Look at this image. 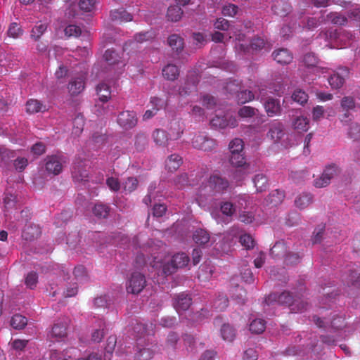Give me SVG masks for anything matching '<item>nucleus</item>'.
I'll list each match as a JSON object with an SVG mask.
<instances>
[{
  "mask_svg": "<svg viewBox=\"0 0 360 360\" xmlns=\"http://www.w3.org/2000/svg\"><path fill=\"white\" fill-rule=\"evenodd\" d=\"M143 238L144 236L141 235L133 238L131 240L127 236L119 234L112 238V243L123 248L127 244V248H131L133 251L136 250V263L141 266L148 262L151 267L157 271L156 282L158 283H163L166 276L172 274L179 268H183L188 265L190 259L186 253L179 252L170 257L166 255L163 251L153 252L156 250L157 245L153 247L139 244L141 240H143Z\"/></svg>",
  "mask_w": 360,
  "mask_h": 360,
  "instance_id": "1",
  "label": "nucleus"
},
{
  "mask_svg": "<svg viewBox=\"0 0 360 360\" xmlns=\"http://www.w3.org/2000/svg\"><path fill=\"white\" fill-rule=\"evenodd\" d=\"M231 32H233V35H230L229 39L235 37V49L236 54L238 56L248 54L262 49H265L266 50L270 49V46L262 37L254 38L249 42L246 39L245 34L242 33L240 30L233 27L231 28Z\"/></svg>",
  "mask_w": 360,
  "mask_h": 360,
  "instance_id": "2",
  "label": "nucleus"
},
{
  "mask_svg": "<svg viewBox=\"0 0 360 360\" xmlns=\"http://www.w3.org/2000/svg\"><path fill=\"white\" fill-rule=\"evenodd\" d=\"M152 323L150 327L152 328ZM134 333L136 336H139V342L136 347V351L134 355V360H150L157 351L158 346L152 343L142 345L141 338L145 335H151L153 333V328L149 329L148 326L141 323H137L134 327Z\"/></svg>",
  "mask_w": 360,
  "mask_h": 360,
  "instance_id": "3",
  "label": "nucleus"
},
{
  "mask_svg": "<svg viewBox=\"0 0 360 360\" xmlns=\"http://www.w3.org/2000/svg\"><path fill=\"white\" fill-rule=\"evenodd\" d=\"M303 62L304 68L300 70V75L305 83L310 84L321 75L325 76V74L328 72V68L316 65L318 59L314 53L306 54L304 56Z\"/></svg>",
  "mask_w": 360,
  "mask_h": 360,
  "instance_id": "4",
  "label": "nucleus"
},
{
  "mask_svg": "<svg viewBox=\"0 0 360 360\" xmlns=\"http://www.w3.org/2000/svg\"><path fill=\"white\" fill-rule=\"evenodd\" d=\"M265 303L267 305L274 304L288 305L290 311L294 313H302L307 309V303L300 299H294L288 292H284L278 295L276 293L270 294L265 298Z\"/></svg>",
  "mask_w": 360,
  "mask_h": 360,
  "instance_id": "5",
  "label": "nucleus"
},
{
  "mask_svg": "<svg viewBox=\"0 0 360 360\" xmlns=\"http://www.w3.org/2000/svg\"><path fill=\"white\" fill-rule=\"evenodd\" d=\"M230 162L236 168L233 179L237 182L243 180L255 170L254 165L245 161L243 153H231Z\"/></svg>",
  "mask_w": 360,
  "mask_h": 360,
  "instance_id": "6",
  "label": "nucleus"
},
{
  "mask_svg": "<svg viewBox=\"0 0 360 360\" xmlns=\"http://www.w3.org/2000/svg\"><path fill=\"white\" fill-rule=\"evenodd\" d=\"M267 136L281 148H287L291 146L288 135L285 131V126L280 121L274 120L271 122Z\"/></svg>",
  "mask_w": 360,
  "mask_h": 360,
  "instance_id": "7",
  "label": "nucleus"
},
{
  "mask_svg": "<svg viewBox=\"0 0 360 360\" xmlns=\"http://www.w3.org/2000/svg\"><path fill=\"white\" fill-rule=\"evenodd\" d=\"M229 181L221 177L219 174H212L207 184L200 187V192L201 194L208 193L211 195H214L217 193H223L229 187Z\"/></svg>",
  "mask_w": 360,
  "mask_h": 360,
  "instance_id": "8",
  "label": "nucleus"
},
{
  "mask_svg": "<svg viewBox=\"0 0 360 360\" xmlns=\"http://www.w3.org/2000/svg\"><path fill=\"white\" fill-rule=\"evenodd\" d=\"M252 200L248 195H239L234 203L223 202L221 204L220 210L221 213L226 217H231L236 212V210L246 209L252 204Z\"/></svg>",
  "mask_w": 360,
  "mask_h": 360,
  "instance_id": "9",
  "label": "nucleus"
},
{
  "mask_svg": "<svg viewBox=\"0 0 360 360\" xmlns=\"http://www.w3.org/2000/svg\"><path fill=\"white\" fill-rule=\"evenodd\" d=\"M284 241H278L271 249V255L274 257H285V262L287 264H294L300 261V256L297 253H288Z\"/></svg>",
  "mask_w": 360,
  "mask_h": 360,
  "instance_id": "10",
  "label": "nucleus"
},
{
  "mask_svg": "<svg viewBox=\"0 0 360 360\" xmlns=\"http://www.w3.org/2000/svg\"><path fill=\"white\" fill-rule=\"evenodd\" d=\"M67 162V157L62 153L48 156L46 159V169L49 173L57 175L61 172Z\"/></svg>",
  "mask_w": 360,
  "mask_h": 360,
  "instance_id": "11",
  "label": "nucleus"
},
{
  "mask_svg": "<svg viewBox=\"0 0 360 360\" xmlns=\"http://www.w3.org/2000/svg\"><path fill=\"white\" fill-rule=\"evenodd\" d=\"M320 24L319 20H317L316 18H302L300 19V22L298 23V26H295L293 25L292 27L289 26H283L281 30V34L283 37H288L290 34L292 32L291 30H293L294 32H299L301 29H312L317 27Z\"/></svg>",
  "mask_w": 360,
  "mask_h": 360,
  "instance_id": "12",
  "label": "nucleus"
},
{
  "mask_svg": "<svg viewBox=\"0 0 360 360\" xmlns=\"http://www.w3.org/2000/svg\"><path fill=\"white\" fill-rule=\"evenodd\" d=\"M79 351L75 348H70L65 349L63 353L54 351L51 354V360H73L78 354ZM75 360H101V356L96 353L91 354L86 359L84 358H78Z\"/></svg>",
  "mask_w": 360,
  "mask_h": 360,
  "instance_id": "13",
  "label": "nucleus"
},
{
  "mask_svg": "<svg viewBox=\"0 0 360 360\" xmlns=\"http://www.w3.org/2000/svg\"><path fill=\"white\" fill-rule=\"evenodd\" d=\"M69 323L68 319L57 321L49 334L51 342H64L67 335V327Z\"/></svg>",
  "mask_w": 360,
  "mask_h": 360,
  "instance_id": "14",
  "label": "nucleus"
},
{
  "mask_svg": "<svg viewBox=\"0 0 360 360\" xmlns=\"http://www.w3.org/2000/svg\"><path fill=\"white\" fill-rule=\"evenodd\" d=\"M210 124L215 128H234L238 125V121L229 112H226L223 115L219 112L214 117L212 118Z\"/></svg>",
  "mask_w": 360,
  "mask_h": 360,
  "instance_id": "15",
  "label": "nucleus"
},
{
  "mask_svg": "<svg viewBox=\"0 0 360 360\" xmlns=\"http://www.w3.org/2000/svg\"><path fill=\"white\" fill-rule=\"evenodd\" d=\"M145 276L139 272H134L127 283V291L129 293L138 294L146 285Z\"/></svg>",
  "mask_w": 360,
  "mask_h": 360,
  "instance_id": "16",
  "label": "nucleus"
},
{
  "mask_svg": "<svg viewBox=\"0 0 360 360\" xmlns=\"http://www.w3.org/2000/svg\"><path fill=\"white\" fill-rule=\"evenodd\" d=\"M89 166L87 161L83 162L77 158L73 165L72 175L75 182H86L89 181V172L86 167Z\"/></svg>",
  "mask_w": 360,
  "mask_h": 360,
  "instance_id": "17",
  "label": "nucleus"
},
{
  "mask_svg": "<svg viewBox=\"0 0 360 360\" xmlns=\"http://www.w3.org/2000/svg\"><path fill=\"white\" fill-rule=\"evenodd\" d=\"M340 172V169L335 165H329L327 166L321 176L319 179H316L314 181V186L317 188H323L328 186L331 179L338 175Z\"/></svg>",
  "mask_w": 360,
  "mask_h": 360,
  "instance_id": "18",
  "label": "nucleus"
},
{
  "mask_svg": "<svg viewBox=\"0 0 360 360\" xmlns=\"http://www.w3.org/2000/svg\"><path fill=\"white\" fill-rule=\"evenodd\" d=\"M28 341L16 339L9 343V357L11 360H25L24 356V349L27 345Z\"/></svg>",
  "mask_w": 360,
  "mask_h": 360,
  "instance_id": "19",
  "label": "nucleus"
},
{
  "mask_svg": "<svg viewBox=\"0 0 360 360\" xmlns=\"http://www.w3.org/2000/svg\"><path fill=\"white\" fill-rule=\"evenodd\" d=\"M190 78H188L186 80L184 86L181 89H179V94L180 96L181 101L184 103H186V101H184V98L186 96H193L192 94L195 91L196 84L198 82V74L194 71L190 73Z\"/></svg>",
  "mask_w": 360,
  "mask_h": 360,
  "instance_id": "20",
  "label": "nucleus"
},
{
  "mask_svg": "<svg viewBox=\"0 0 360 360\" xmlns=\"http://www.w3.org/2000/svg\"><path fill=\"white\" fill-rule=\"evenodd\" d=\"M349 71L347 68H340L328 79V83L332 89H338L342 86L345 79L349 76Z\"/></svg>",
  "mask_w": 360,
  "mask_h": 360,
  "instance_id": "21",
  "label": "nucleus"
},
{
  "mask_svg": "<svg viewBox=\"0 0 360 360\" xmlns=\"http://www.w3.org/2000/svg\"><path fill=\"white\" fill-rule=\"evenodd\" d=\"M117 123L125 129L134 127L137 123L136 113L133 111L122 112L118 115Z\"/></svg>",
  "mask_w": 360,
  "mask_h": 360,
  "instance_id": "22",
  "label": "nucleus"
},
{
  "mask_svg": "<svg viewBox=\"0 0 360 360\" xmlns=\"http://www.w3.org/2000/svg\"><path fill=\"white\" fill-rule=\"evenodd\" d=\"M193 238L195 243L205 245L210 243L211 244L216 243L217 238L220 239L221 238V235H216L211 238L205 230L199 229L195 231Z\"/></svg>",
  "mask_w": 360,
  "mask_h": 360,
  "instance_id": "23",
  "label": "nucleus"
},
{
  "mask_svg": "<svg viewBox=\"0 0 360 360\" xmlns=\"http://www.w3.org/2000/svg\"><path fill=\"white\" fill-rule=\"evenodd\" d=\"M202 176L197 177L196 174H191L188 177L186 174H183L174 180V186L178 189L184 188L186 185L195 186L198 185L202 179Z\"/></svg>",
  "mask_w": 360,
  "mask_h": 360,
  "instance_id": "24",
  "label": "nucleus"
},
{
  "mask_svg": "<svg viewBox=\"0 0 360 360\" xmlns=\"http://www.w3.org/2000/svg\"><path fill=\"white\" fill-rule=\"evenodd\" d=\"M85 75L81 74L70 82L68 89L70 94L77 95L84 89Z\"/></svg>",
  "mask_w": 360,
  "mask_h": 360,
  "instance_id": "25",
  "label": "nucleus"
},
{
  "mask_svg": "<svg viewBox=\"0 0 360 360\" xmlns=\"http://www.w3.org/2000/svg\"><path fill=\"white\" fill-rule=\"evenodd\" d=\"M191 304V298L185 293H181L176 296L174 302V307L178 314L187 310Z\"/></svg>",
  "mask_w": 360,
  "mask_h": 360,
  "instance_id": "26",
  "label": "nucleus"
},
{
  "mask_svg": "<svg viewBox=\"0 0 360 360\" xmlns=\"http://www.w3.org/2000/svg\"><path fill=\"white\" fill-rule=\"evenodd\" d=\"M15 63L13 55L5 52L0 53V73L7 72Z\"/></svg>",
  "mask_w": 360,
  "mask_h": 360,
  "instance_id": "27",
  "label": "nucleus"
},
{
  "mask_svg": "<svg viewBox=\"0 0 360 360\" xmlns=\"http://www.w3.org/2000/svg\"><path fill=\"white\" fill-rule=\"evenodd\" d=\"M264 107L269 117L278 115L281 109L279 100L270 97L264 101Z\"/></svg>",
  "mask_w": 360,
  "mask_h": 360,
  "instance_id": "28",
  "label": "nucleus"
},
{
  "mask_svg": "<svg viewBox=\"0 0 360 360\" xmlns=\"http://www.w3.org/2000/svg\"><path fill=\"white\" fill-rule=\"evenodd\" d=\"M292 127L300 133L307 131L309 129V120L304 115L297 116L292 121Z\"/></svg>",
  "mask_w": 360,
  "mask_h": 360,
  "instance_id": "29",
  "label": "nucleus"
},
{
  "mask_svg": "<svg viewBox=\"0 0 360 360\" xmlns=\"http://www.w3.org/2000/svg\"><path fill=\"white\" fill-rule=\"evenodd\" d=\"M274 59L280 64L285 65L290 63L292 60V53L286 49H280L273 53Z\"/></svg>",
  "mask_w": 360,
  "mask_h": 360,
  "instance_id": "30",
  "label": "nucleus"
},
{
  "mask_svg": "<svg viewBox=\"0 0 360 360\" xmlns=\"http://www.w3.org/2000/svg\"><path fill=\"white\" fill-rule=\"evenodd\" d=\"M150 104L153 106L152 110H148L146 111V112L143 115V119L144 120H148L153 117L158 110H159L160 108L165 107V102L164 100L158 98V97H153L150 98Z\"/></svg>",
  "mask_w": 360,
  "mask_h": 360,
  "instance_id": "31",
  "label": "nucleus"
},
{
  "mask_svg": "<svg viewBox=\"0 0 360 360\" xmlns=\"http://www.w3.org/2000/svg\"><path fill=\"white\" fill-rule=\"evenodd\" d=\"M290 9V5L284 0H276L272 6L274 13L281 17L285 16Z\"/></svg>",
  "mask_w": 360,
  "mask_h": 360,
  "instance_id": "32",
  "label": "nucleus"
},
{
  "mask_svg": "<svg viewBox=\"0 0 360 360\" xmlns=\"http://www.w3.org/2000/svg\"><path fill=\"white\" fill-rule=\"evenodd\" d=\"M154 37L155 33L153 31L138 33L134 37V41H131L129 44L126 43L123 50L124 51H127L128 50V46H131V44L135 46L136 43H142L145 41H148Z\"/></svg>",
  "mask_w": 360,
  "mask_h": 360,
  "instance_id": "33",
  "label": "nucleus"
},
{
  "mask_svg": "<svg viewBox=\"0 0 360 360\" xmlns=\"http://www.w3.org/2000/svg\"><path fill=\"white\" fill-rule=\"evenodd\" d=\"M284 192L280 190L272 191L266 200V205L274 207L281 204L284 198Z\"/></svg>",
  "mask_w": 360,
  "mask_h": 360,
  "instance_id": "34",
  "label": "nucleus"
},
{
  "mask_svg": "<svg viewBox=\"0 0 360 360\" xmlns=\"http://www.w3.org/2000/svg\"><path fill=\"white\" fill-rule=\"evenodd\" d=\"M110 18L113 21L129 22L132 20V16L124 9L114 10L110 12Z\"/></svg>",
  "mask_w": 360,
  "mask_h": 360,
  "instance_id": "35",
  "label": "nucleus"
},
{
  "mask_svg": "<svg viewBox=\"0 0 360 360\" xmlns=\"http://www.w3.org/2000/svg\"><path fill=\"white\" fill-rule=\"evenodd\" d=\"M46 109V105L38 100L30 99L26 103V110L29 113L44 112Z\"/></svg>",
  "mask_w": 360,
  "mask_h": 360,
  "instance_id": "36",
  "label": "nucleus"
},
{
  "mask_svg": "<svg viewBox=\"0 0 360 360\" xmlns=\"http://www.w3.org/2000/svg\"><path fill=\"white\" fill-rule=\"evenodd\" d=\"M96 91L99 96V100L103 103L107 102L110 98V89L108 84L102 82L96 87Z\"/></svg>",
  "mask_w": 360,
  "mask_h": 360,
  "instance_id": "37",
  "label": "nucleus"
},
{
  "mask_svg": "<svg viewBox=\"0 0 360 360\" xmlns=\"http://www.w3.org/2000/svg\"><path fill=\"white\" fill-rule=\"evenodd\" d=\"M15 157L16 153L14 150L8 149L4 146H0L1 166L6 167L8 162Z\"/></svg>",
  "mask_w": 360,
  "mask_h": 360,
  "instance_id": "38",
  "label": "nucleus"
},
{
  "mask_svg": "<svg viewBox=\"0 0 360 360\" xmlns=\"http://www.w3.org/2000/svg\"><path fill=\"white\" fill-rule=\"evenodd\" d=\"M181 158L176 154L171 155L165 162L166 168L171 172L176 171L181 165Z\"/></svg>",
  "mask_w": 360,
  "mask_h": 360,
  "instance_id": "39",
  "label": "nucleus"
},
{
  "mask_svg": "<svg viewBox=\"0 0 360 360\" xmlns=\"http://www.w3.org/2000/svg\"><path fill=\"white\" fill-rule=\"evenodd\" d=\"M253 183L258 192H262L268 187V179L264 174H256L253 178Z\"/></svg>",
  "mask_w": 360,
  "mask_h": 360,
  "instance_id": "40",
  "label": "nucleus"
},
{
  "mask_svg": "<svg viewBox=\"0 0 360 360\" xmlns=\"http://www.w3.org/2000/svg\"><path fill=\"white\" fill-rule=\"evenodd\" d=\"M179 69L178 68L172 64H168L162 69V75L165 78L168 80H174L179 76Z\"/></svg>",
  "mask_w": 360,
  "mask_h": 360,
  "instance_id": "41",
  "label": "nucleus"
},
{
  "mask_svg": "<svg viewBox=\"0 0 360 360\" xmlns=\"http://www.w3.org/2000/svg\"><path fill=\"white\" fill-rule=\"evenodd\" d=\"M117 343L116 336L111 335L107 340L105 347L104 360H110Z\"/></svg>",
  "mask_w": 360,
  "mask_h": 360,
  "instance_id": "42",
  "label": "nucleus"
},
{
  "mask_svg": "<svg viewBox=\"0 0 360 360\" xmlns=\"http://www.w3.org/2000/svg\"><path fill=\"white\" fill-rule=\"evenodd\" d=\"M311 202V195L309 193H303L296 198L295 204L297 208L302 210L307 207Z\"/></svg>",
  "mask_w": 360,
  "mask_h": 360,
  "instance_id": "43",
  "label": "nucleus"
},
{
  "mask_svg": "<svg viewBox=\"0 0 360 360\" xmlns=\"http://www.w3.org/2000/svg\"><path fill=\"white\" fill-rule=\"evenodd\" d=\"M238 219L240 221L245 224L255 222L257 224H260L264 222L262 220L255 217L253 213L245 211H243L239 214Z\"/></svg>",
  "mask_w": 360,
  "mask_h": 360,
  "instance_id": "44",
  "label": "nucleus"
},
{
  "mask_svg": "<svg viewBox=\"0 0 360 360\" xmlns=\"http://www.w3.org/2000/svg\"><path fill=\"white\" fill-rule=\"evenodd\" d=\"M168 44L173 50L179 52L184 47L183 39L177 34H172L168 38Z\"/></svg>",
  "mask_w": 360,
  "mask_h": 360,
  "instance_id": "45",
  "label": "nucleus"
},
{
  "mask_svg": "<svg viewBox=\"0 0 360 360\" xmlns=\"http://www.w3.org/2000/svg\"><path fill=\"white\" fill-rule=\"evenodd\" d=\"M47 29V25L43 22L37 23L31 30L30 37L32 39L37 41L43 35Z\"/></svg>",
  "mask_w": 360,
  "mask_h": 360,
  "instance_id": "46",
  "label": "nucleus"
},
{
  "mask_svg": "<svg viewBox=\"0 0 360 360\" xmlns=\"http://www.w3.org/2000/svg\"><path fill=\"white\" fill-rule=\"evenodd\" d=\"M200 271L199 278L209 279L214 273V266L211 264L210 262H205L201 265Z\"/></svg>",
  "mask_w": 360,
  "mask_h": 360,
  "instance_id": "47",
  "label": "nucleus"
},
{
  "mask_svg": "<svg viewBox=\"0 0 360 360\" xmlns=\"http://www.w3.org/2000/svg\"><path fill=\"white\" fill-rule=\"evenodd\" d=\"M23 33L22 27L17 22L11 23L7 31L8 36L13 39L20 37Z\"/></svg>",
  "mask_w": 360,
  "mask_h": 360,
  "instance_id": "48",
  "label": "nucleus"
},
{
  "mask_svg": "<svg viewBox=\"0 0 360 360\" xmlns=\"http://www.w3.org/2000/svg\"><path fill=\"white\" fill-rule=\"evenodd\" d=\"M265 327L266 323L262 319H256L250 323V330L252 333H262L264 330Z\"/></svg>",
  "mask_w": 360,
  "mask_h": 360,
  "instance_id": "49",
  "label": "nucleus"
},
{
  "mask_svg": "<svg viewBox=\"0 0 360 360\" xmlns=\"http://www.w3.org/2000/svg\"><path fill=\"white\" fill-rule=\"evenodd\" d=\"M182 13L181 8L179 6H173L169 7L167 15L169 20L176 22L181 18Z\"/></svg>",
  "mask_w": 360,
  "mask_h": 360,
  "instance_id": "50",
  "label": "nucleus"
},
{
  "mask_svg": "<svg viewBox=\"0 0 360 360\" xmlns=\"http://www.w3.org/2000/svg\"><path fill=\"white\" fill-rule=\"evenodd\" d=\"M153 138L155 143L160 146H165L168 141L166 132L160 129H157L153 132Z\"/></svg>",
  "mask_w": 360,
  "mask_h": 360,
  "instance_id": "51",
  "label": "nucleus"
},
{
  "mask_svg": "<svg viewBox=\"0 0 360 360\" xmlns=\"http://www.w3.org/2000/svg\"><path fill=\"white\" fill-rule=\"evenodd\" d=\"M27 318L20 315V314H15L11 320V325L15 329H22L27 324Z\"/></svg>",
  "mask_w": 360,
  "mask_h": 360,
  "instance_id": "52",
  "label": "nucleus"
},
{
  "mask_svg": "<svg viewBox=\"0 0 360 360\" xmlns=\"http://www.w3.org/2000/svg\"><path fill=\"white\" fill-rule=\"evenodd\" d=\"M96 0H80L79 8L85 13H91L96 9Z\"/></svg>",
  "mask_w": 360,
  "mask_h": 360,
  "instance_id": "53",
  "label": "nucleus"
},
{
  "mask_svg": "<svg viewBox=\"0 0 360 360\" xmlns=\"http://www.w3.org/2000/svg\"><path fill=\"white\" fill-rule=\"evenodd\" d=\"M308 98V94L301 89L295 90L292 94V99L293 101L300 104L301 105H304L307 102Z\"/></svg>",
  "mask_w": 360,
  "mask_h": 360,
  "instance_id": "54",
  "label": "nucleus"
},
{
  "mask_svg": "<svg viewBox=\"0 0 360 360\" xmlns=\"http://www.w3.org/2000/svg\"><path fill=\"white\" fill-rule=\"evenodd\" d=\"M106 185L112 191L116 192L122 189V186L119 181L117 174L108 176L106 179Z\"/></svg>",
  "mask_w": 360,
  "mask_h": 360,
  "instance_id": "55",
  "label": "nucleus"
},
{
  "mask_svg": "<svg viewBox=\"0 0 360 360\" xmlns=\"http://www.w3.org/2000/svg\"><path fill=\"white\" fill-rule=\"evenodd\" d=\"M105 322L100 320L98 323L99 328L95 329L91 333V340L94 342H99L104 336Z\"/></svg>",
  "mask_w": 360,
  "mask_h": 360,
  "instance_id": "56",
  "label": "nucleus"
},
{
  "mask_svg": "<svg viewBox=\"0 0 360 360\" xmlns=\"http://www.w3.org/2000/svg\"><path fill=\"white\" fill-rule=\"evenodd\" d=\"M28 165V160L25 157H15L13 161V166L16 172H21Z\"/></svg>",
  "mask_w": 360,
  "mask_h": 360,
  "instance_id": "57",
  "label": "nucleus"
},
{
  "mask_svg": "<svg viewBox=\"0 0 360 360\" xmlns=\"http://www.w3.org/2000/svg\"><path fill=\"white\" fill-rule=\"evenodd\" d=\"M327 21L342 25L346 23L347 18L338 13H330L327 15Z\"/></svg>",
  "mask_w": 360,
  "mask_h": 360,
  "instance_id": "58",
  "label": "nucleus"
},
{
  "mask_svg": "<svg viewBox=\"0 0 360 360\" xmlns=\"http://www.w3.org/2000/svg\"><path fill=\"white\" fill-rule=\"evenodd\" d=\"M137 184L138 181L136 179L129 177L125 181L122 182V189L126 193H131L136 189Z\"/></svg>",
  "mask_w": 360,
  "mask_h": 360,
  "instance_id": "59",
  "label": "nucleus"
},
{
  "mask_svg": "<svg viewBox=\"0 0 360 360\" xmlns=\"http://www.w3.org/2000/svg\"><path fill=\"white\" fill-rule=\"evenodd\" d=\"M221 335L224 340L231 341L235 337V330L229 324L223 325Z\"/></svg>",
  "mask_w": 360,
  "mask_h": 360,
  "instance_id": "60",
  "label": "nucleus"
},
{
  "mask_svg": "<svg viewBox=\"0 0 360 360\" xmlns=\"http://www.w3.org/2000/svg\"><path fill=\"white\" fill-rule=\"evenodd\" d=\"M258 110L250 106H243L238 112V116L241 118H250L256 115Z\"/></svg>",
  "mask_w": 360,
  "mask_h": 360,
  "instance_id": "61",
  "label": "nucleus"
},
{
  "mask_svg": "<svg viewBox=\"0 0 360 360\" xmlns=\"http://www.w3.org/2000/svg\"><path fill=\"white\" fill-rule=\"evenodd\" d=\"M104 58L109 65L120 63V56L114 50L108 49L104 54Z\"/></svg>",
  "mask_w": 360,
  "mask_h": 360,
  "instance_id": "62",
  "label": "nucleus"
},
{
  "mask_svg": "<svg viewBox=\"0 0 360 360\" xmlns=\"http://www.w3.org/2000/svg\"><path fill=\"white\" fill-rule=\"evenodd\" d=\"M244 143L240 139H234L229 143V150L231 153H243Z\"/></svg>",
  "mask_w": 360,
  "mask_h": 360,
  "instance_id": "63",
  "label": "nucleus"
},
{
  "mask_svg": "<svg viewBox=\"0 0 360 360\" xmlns=\"http://www.w3.org/2000/svg\"><path fill=\"white\" fill-rule=\"evenodd\" d=\"M238 102L245 103L255 99V95L251 91H240L237 94Z\"/></svg>",
  "mask_w": 360,
  "mask_h": 360,
  "instance_id": "64",
  "label": "nucleus"
}]
</instances>
